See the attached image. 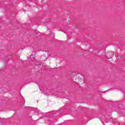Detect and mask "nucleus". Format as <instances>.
Returning a JSON list of instances; mask_svg holds the SVG:
<instances>
[{
	"label": "nucleus",
	"mask_w": 125,
	"mask_h": 125,
	"mask_svg": "<svg viewBox=\"0 0 125 125\" xmlns=\"http://www.w3.org/2000/svg\"><path fill=\"white\" fill-rule=\"evenodd\" d=\"M109 54V55H115V54H114V53H110Z\"/></svg>",
	"instance_id": "obj_1"
}]
</instances>
